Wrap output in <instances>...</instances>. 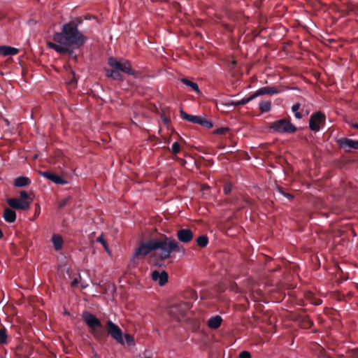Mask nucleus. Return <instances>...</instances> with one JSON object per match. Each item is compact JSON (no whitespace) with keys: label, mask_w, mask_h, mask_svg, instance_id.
<instances>
[{"label":"nucleus","mask_w":358,"mask_h":358,"mask_svg":"<svg viewBox=\"0 0 358 358\" xmlns=\"http://www.w3.org/2000/svg\"><path fill=\"white\" fill-rule=\"evenodd\" d=\"M162 117V120H163V122H164V123L165 124L168 125V124H169V122H170V121H171V120H170V119H169V117H166V115H162V117Z\"/></svg>","instance_id":"4c0bfd02"},{"label":"nucleus","mask_w":358,"mask_h":358,"mask_svg":"<svg viewBox=\"0 0 358 358\" xmlns=\"http://www.w3.org/2000/svg\"><path fill=\"white\" fill-rule=\"evenodd\" d=\"M180 151V145L178 142H175L173 143L171 147V152L174 155H177Z\"/></svg>","instance_id":"c85d7f7f"},{"label":"nucleus","mask_w":358,"mask_h":358,"mask_svg":"<svg viewBox=\"0 0 358 358\" xmlns=\"http://www.w3.org/2000/svg\"><path fill=\"white\" fill-rule=\"evenodd\" d=\"M239 358H251V354L250 352L244 350L239 354Z\"/></svg>","instance_id":"473e14b6"},{"label":"nucleus","mask_w":358,"mask_h":358,"mask_svg":"<svg viewBox=\"0 0 358 358\" xmlns=\"http://www.w3.org/2000/svg\"><path fill=\"white\" fill-rule=\"evenodd\" d=\"M40 174L42 176H43L44 178H45L52 181L55 184H58V185H66V184H67V181L65 179L62 178L59 175H57V174H56L55 173H52L51 171H41Z\"/></svg>","instance_id":"f8f14e48"},{"label":"nucleus","mask_w":358,"mask_h":358,"mask_svg":"<svg viewBox=\"0 0 358 358\" xmlns=\"http://www.w3.org/2000/svg\"><path fill=\"white\" fill-rule=\"evenodd\" d=\"M107 64L111 68L110 69H104L107 78L114 80L122 81L123 77L121 73L131 76L135 75V71L132 69L131 64L127 59H117L115 57H110L108 59Z\"/></svg>","instance_id":"7ed1b4c3"},{"label":"nucleus","mask_w":358,"mask_h":358,"mask_svg":"<svg viewBox=\"0 0 358 358\" xmlns=\"http://www.w3.org/2000/svg\"><path fill=\"white\" fill-rule=\"evenodd\" d=\"M69 201V198L67 197V198H65L64 199H62V201H59V208H63L64 207H65L68 203V201Z\"/></svg>","instance_id":"f704fd0d"},{"label":"nucleus","mask_w":358,"mask_h":358,"mask_svg":"<svg viewBox=\"0 0 358 358\" xmlns=\"http://www.w3.org/2000/svg\"><path fill=\"white\" fill-rule=\"evenodd\" d=\"M350 358H358V349H353L349 353Z\"/></svg>","instance_id":"72a5a7b5"},{"label":"nucleus","mask_w":358,"mask_h":358,"mask_svg":"<svg viewBox=\"0 0 358 358\" xmlns=\"http://www.w3.org/2000/svg\"><path fill=\"white\" fill-rule=\"evenodd\" d=\"M326 116L320 111L313 113L309 120V128L310 130L317 132L320 129V124H324Z\"/></svg>","instance_id":"6e6552de"},{"label":"nucleus","mask_w":358,"mask_h":358,"mask_svg":"<svg viewBox=\"0 0 358 358\" xmlns=\"http://www.w3.org/2000/svg\"><path fill=\"white\" fill-rule=\"evenodd\" d=\"M152 279L154 281L158 282L160 286H164L167 282L169 279V275L166 271H162L159 272L157 270H155L152 272Z\"/></svg>","instance_id":"4468645a"},{"label":"nucleus","mask_w":358,"mask_h":358,"mask_svg":"<svg viewBox=\"0 0 358 358\" xmlns=\"http://www.w3.org/2000/svg\"><path fill=\"white\" fill-rule=\"evenodd\" d=\"M229 131L228 127H220L215 130V133L217 134H225Z\"/></svg>","instance_id":"2f4dec72"},{"label":"nucleus","mask_w":358,"mask_h":358,"mask_svg":"<svg viewBox=\"0 0 358 358\" xmlns=\"http://www.w3.org/2000/svg\"><path fill=\"white\" fill-rule=\"evenodd\" d=\"M124 337L128 345H131L134 343V338L131 335L126 334Z\"/></svg>","instance_id":"7c9ffc66"},{"label":"nucleus","mask_w":358,"mask_h":358,"mask_svg":"<svg viewBox=\"0 0 358 358\" xmlns=\"http://www.w3.org/2000/svg\"><path fill=\"white\" fill-rule=\"evenodd\" d=\"M79 282H78V280L77 278H75L72 282H71V287H76L78 285Z\"/></svg>","instance_id":"58836bf2"},{"label":"nucleus","mask_w":358,"mask_h":358,"mask_svg":"<svg viewBox=\"0 0 358 358\" xmlns=\"http://www.w3.org/2000/svg\"><path fill=\"white\" fill-rule=\"evenodd\" d=\"M294 117L296 118V119H301L302 118V115L300 112H296L294 113Z\"/></svg>","instance_id":"ea45409f"},{"label":"nucleus","mask_w":358,"mask_h":358,"mask_svg":"<svg viewBox=\"0 0 358 358\" xmlns=\"http://www.w3.org/2000/svg\"><path fill=\"white\" fill-rule=\"evenodd\" d=\"M7 331L5 327L0 329V344L7 343Z\"/></svg>","instance_id":"a878e982"},{"label":"nucleus","mask_w":358,"mask_h":358,"mask_svg":"<svg viewBox=\"0 0 358 358\" xmlns=\"http://www.w3.org/2000/svg\"><path fill=\"white\" fill-rule=\"evenodd\" d=\"M222 318L220 315L213 316L207 322L208 327L213 329L219 328L222 324Z\"/></svg>","instance_id":"f3484780"},{"label":"nucleus","mask_w":358,"mask_h":358,"mask_svg":"<svg viewBox=\"0 0 358 358\" xmlns=\"http://www.w3.org/2000/svg\"><path fill=\"white\" fill-rule=\"evenodd\" d=\"M196 242L198 246L205 248L208 243V238L206 235H201L196 238Z\"/></svg>","instance_id":"b1692460"},{"label":"nucleus","mask_w":358,"mask_h":358,"mask_svg":"<svg viewBox=\"0 0 358 358\" xmlns=\"http://www.w3.org/2000/svg\"><path fill=\"white\" fill-rule=\"evenodd\" d=\"M278 91L274 87H264L257 90L252 95L254 99L257 96L265 95V94H278Z\"/></svg>","instance_id":"2eb2a0df"},{"label":"nucleus","mask_w":358,"mask_h":358,"mask_svg":"<svg viewBox=\"0 0 358 358\" xmlns=\"http://www.w3.org/2000/svg\"><path fill=\"white\" fill-rule=\"evenodd\" d=\"M191 308L192 305L189 302L174 303L170 306L169 314L173 319L180 321Z\"/></svg>","instance_id":"423d86ee"},{"label":"nucleus","mask_w":358,"mask_h":358,"mask_svg":"<svg viewBox=\"0 0 358 358\" xmlns=\"http://www.w3.org/2000/svg\"><path fill=\"white\" fill-rule=\"evenodd\" d=\"M355 287H356L357 290L358 291V284L355 285Z\"/></svg>","instance_id":"c03bdc74"},{"label":"nucleus","mask_w":358,"mask_h":358,"mask_svg":"<svg viewBox=\"0 0 358 358\" xmlns=\"http://www.w3.org/2000/svg\"><path fill=\"white\" fill-rule=\"evenodd\" d=\"M6 122L7 124H9L8 120H6Z\"/></svg>","instance_id":"a18cd8bd"},{"label":"nucleus","mask_w":358,"mask_h":358,"mask_svg":"<svg viewBox=\"0 0 358 358\" xmlns=\"http://www.w3.org/2000/svg\"><path fill=\"white\" fill-rule=\"evenodd\" d=\"M153 251H155L154 240L141 243L135 250L133 257L137 259L144 258Z\"/></svg>","instance_id":"0eeeda50"},{"label":"nucleus","mask_w":358,"mask_h":358,"mask_svg":"<svg viewBox=\"0 0 358 358\" xmlns=\"http://www.w3.org/2000/svg\"><path fill=\"white\" fill-rule=\"evenodd\" d=\"M83 319L90 329V333L94 338L100 344H103L110 335L118 343L123 345L124 338L121 329L111 320H108L106 323V329L96 315L85 311L82 315Z\"/></svg>","instance_id":"f257e3e1"},{"label":"nucleus","mask_w":358,"mask_h":358,"mask_svg":"<svg viewBox=\"0 0 358 358\" xmlns=\"http://www.w3.org/2000/svg\"><path fill=\"white\" fill-rule=\"evenodd\" d=\"M339 148L345 152H350L351 150H358V141L352 140L348 138H341L336 140Z\"/></svg>","instance_id":"9b49d317"},{"label":"nucleus","mask_w":358,"mask_h":358,"mask_svg":"<svg viewBox=\"0 0 358 358\" xmlns=\"http://www.w3.org/2000/svg\"><path fill=\"white\" fill-rule=\"evenodd\" d=\"M96 241L100 243L105 248L106 250H108V244L103 238V235L101 234L97 238Z\"/></svg>","instance_id":"c756f323"},{"label":"nucleus","mask_w":358,"mask_h":358,"mask_svg":"<svg viewBox=\"0 0 358 358\" xmlns=\"http://www.w3.org/2000/svg\"><path fill=\"white\" fill-rule=\"evenodd\" d=\"M300 107H301V104L299 103H295L294 105L292 106V110L294 113L298 112V110H299Z\"/></svg>","instance_id":"e433bc0d"},{"label":"nucleus","mask_w":358,"mask_h":358,"mask_svg":"<svg viewBox=\"0 0 358 358\" xmlns=\"http://www.w3.org/2000/svg\"><path fill=\"white\" fill-rule=\"evenodd\" d=\"M180 115L183 120L198 124H199L200 120L201 119V116L189 115L182 110H180Z\"/></svg>","instance_id":"a211bd4d"},{"label":"nucleus","mask_w":358,"mask_h":358,"mask_svg":"<svg viewBox=\"0 0 358 358\" xmlns=\"http://www.w3.org/2000/svg\"><path fill=\"white\" fill-rule=\"evenodd\" d=\"M231 187L229 184H226L224 187V192L225 194H228L231 192Z\"/></svg>","instance_id":"c9c22d12"},{"label":"nucleus","mask_w":358,"mask_h":358,"mask_svg":"<svg viewBox=\"0 0 358 358\" xmlns=\"http://www.w3.org/2000/svg\"><path fill=\"white\" fill-rule=\"evenodd\" d=\"M31 183L29 178L25 176H20L14 180L13 185L17 187H23L28 186Z\"/></svg>","instance_id":"aec40b11"},{"label":"nucleus","mask_w":358,"mask_h":358,"mask_svg":"<svg viewBox=\"0 0 358 358\" xmlns=\"http://www.w3.org/2000/svg\"><path fill=\"white\" fill-rule=\"evenodd\" d=\"M284 196L287 197L289 200L292 199V198H293V196L292 194H290L289 193H287V192L285 193Z\"/></svg>","instance_id":"a19ab883"},{"label":"nucleus","mask_w":358,"mask_h":358,"mask_svg":"<svg viewBox=\"0 0 358 358\" xmlns=\"http://www.w3.org/2000/svg\"><path fill=\"white\" fill-rule=\"evenodd\" d=\"M180 81L185 85L189 87L192 90H193L194 92H196L198 94H199L201 93L200 90H199V86L196 83H194L192 81H191L190 80L186 78H182L180 79Z\"/></svg>","instance_id":"412c9836"},{"label":"nucleus","mask_w":358,"mask_h":358,"mask_svg":"<svg viewBox=\"0 0 358 358\" xmlns=\"http://www.w3.org/2000/svg\"><path fill=\"white\" fill-rule=\"evenodd\" d=\"M155 251L159 250V252H155L154 256L159 260L164 261L169 259L173 252H179L178 243L171 237L163 236L160 238L154 240Z\"/></svg>","instance_id":"20e7f679"},{"label":"nucleus","mask_w":358,"mask_h":358,"mask_svg":"<svg viewBox=\"0 0 358 358\" xmlns=\"http://www.w3.org/2000/svg\"><path fill=\"white\" fill-rule=\"evenodd\" d=\"M200 125L203 126V127L210 129L213 127V124L210 120H208L207 119L203 118L201 117V119L200 120Z\"/></svg>","instance_id":"bb28decb"},{"label":"nucleus","mask_w":358,"mask_h":358,"mask_svg":"<svg viewBox=\"0 0 358 358\" xmlns=\"http://www.w3.org/2000/svg\"><path fill=\"white\" fill-rule=\"evenodd\" d=\"M193 237V232L189 229H180L177 231V238L182 243H189Z\"/></svg>","instance_id":"ddd939ff"},{"label":"nucleus","mask_w":358,"mask_h":358,"mask_svg":"<svg viewBox=\"0 0 358 358\" xmlns=\"http://www.w3.org/2000/svg\"><path fill=\"white\" fill-rule=\"evenodd\" d=\"M352 127L353 128H355V129H358V123H353V124H352Z\"/></svg>","instance_id":"37998d69"},{"label":"nucleus","mask_w":358,"mask_h":358,"mask_svg":"<svg viewBox=\"0 0 358 358\" xmlns=\"http://www.w3.org/2000/svg\"><path fill=\"white\" fill-rule=\"evenodd\" d=\"M55 43L61 45H74L76 48L83 46L87 38L78 29L75 21H70L62 25L60 32H55L52 36Z\"/></svg>","instance_id":"f03ea898"},{"label":"nucleus","mask_w":358,"mask_h":358,"mask_svg":"<svg viewBox=\"0 0 358 358\" xmlns=\"http://www.w3.org/2000/svg\"><path fill=\"white\" fill-rule=\"evenodd\" d=\"M19 52V50L10 46H0V55L3 56L15 55Z\"/></svg>","instance_id":"6ab92c4d"},{"label":"nucleus","mask_w":358,"mask_h":358,"mask_svg":"<svg viewBox=\"0 0 358 358\" xmlns=\"http://www.w3.org/2000/svg\"><path fill=\"white\" fill-rule=\"evenodd\" d=\"M52 242L53 243L55 250L58 251L62 249L63 244V239L61 236L58 234H54L52 236Z\"/></svg>","instance_id":"4be33fe9"},{"label":"nucleus","mask_w":358,"mask_h":358,"mask_svg":"<svg viewBox=\"0 0 358 358\" xmlns=\"http://www.w3.org/2000/svg\"><path fill=\"white\" fill-rule=\"evenodd\" d=\"M270 129L280 134H293L296 131V127L285 118L271 122Z\"/></svg>","instance_id":"39448f33"},{"label":"nucleus","mask_w":358,"mask_h":358,"mask_svg":"<svg viewBox=\"0 0 358 358\" xmlns=\"http://www.w3.org/2000/svg\"><path fill=\"white\" fill-rule=\"evenodd\" d=\"M278 191L283 196L285 195V193H286L282 188H278Z\"/></svg>","instance_id":"79ce46f5"},{"label":"nucleus","mask_w":358,"mask_h":358,"mask_svg":"<svg viewBox=\"0 0 358 358\" xmlns=\"http://www.w3.org/2000/svg\"><path fill=\"white\" fill-rule=\"evenodd\" d=\"M3 219L9 223H13L16 220V213L11 208H6L3 213Z\"/></svg>","instance_id":"dca6fc26"},{"label":"nucleus","mask_w":358,"mask_h":358,"mask_svg":"<svg viewBox=\"0 0 358 358\" xmlns=\"http://www.w3.org/2000/svg\"><path fill=\"white\" fill-rule=\"evenodd\" d=\"M259 108L262 113L268 112L271 109V101H262L259 103Z\"/></svg>","instance_id":"393cba45"},{"label":"nucleus","mask_w":358,"mask_h":358,"mask_svg":"<svg viewBox=\"0 0 358 358\" xmlns=\"http://www.w3.org/2000/svg\"><path fill=\"white\" fill-rule=\"evenodd\" d=\"M47 46L54 50L57 53H59L61 55H68L69 57H73L75 60L77 59V55L75 53V52L70 48L71 45H58L55 43L52 42H48Z\"/></svg>","instance_id":"1a4fd4ad"},{"label":"nucleus","mask_w":358,"mask_h":358,"mask_svg":"<svg viewBox=\"0 0 358 358\" xmlns=\"http://www.w3.org/2000/svg\"><path fill=\"white\" fill-rule=\"evenodd\" d=\"M19 199L25 201H31V202L33 201V198L31 197V196L24 190H22L20 192Z\"/></svg>","instance_id":"cd10ccee"},{"label":"nucleus","mask_w":358,"mask_h":358,"mask_svg":"<svg viewBox=\"0 0 358 358\" xmlns=\"http://www.w3.org/2000/svg\"><path fill=\"white\" fill-rule=\"evenodd\" d=\"M253 99H255L253 97V95L252 94L251 96L246 97V98H243L240 101H231V102L227 103V105L228 106H242V105H245V104L249 103L250 101H252Z\"/></svg>","instance_id":"5701e85b"},{"label":"nucleus","mask_w":358,"mask_h":358,"mask_svg":"<svg viewBox=\"0 0 358 358\" xmlns=\"http://www.w3.org/2000/svg\"><path fill=\"white\" fill-rule=\"evenodd\" d=\"M6 203L14 210H28L31 206V201L22 200L18 198H7Z\"/></svg>","instance_id":"9d476101"}]
</instances>
